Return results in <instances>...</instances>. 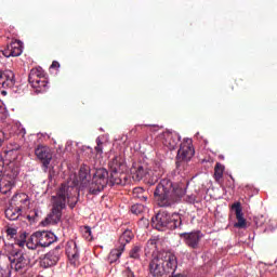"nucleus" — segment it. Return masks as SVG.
Masks as SVG:
<instances>
[{
    "label": "nucleus",
    "mask_w": 277,
    "mask_h": 277,
    "mask_svg": "<svg viewBox=\"0 0 277 277\" xmlns=\"http://www.w3.org/2000/svg\"><path fill=\"white\" fill-rule=\"evenodd\" d=\"M77 182H72L71 184H62L58 188L55 196H52V212L47 216L43 224H57L60 220H62V211L66 209V205L69 206L70 209H75L77 207V202H79V192L75 188Z\"/></svg>",
    "instance_id": "obj_1"
},
{
    "label": "nucleus",
    "mask_w": 277,
    "mask_h": 277,
    "mask_svg": "<svg viewBox=\"0 0 277 277\" xmlns=\"http://www.w3.org/2000/svg\"><path fill=\"white\" fill-rule=\"evenodd\" d=\"M91 169L88 164H82L79 170V181L82 187H87L89 194L97 196L109 184V172L106 169H96L93 179L90 174ZM90 179L92 181L90 182Z\"/></svg>",
    "instance_id": "obj_2"
},
{
    "label": "nucleus",
    "mask_w": 277,
    "mask_h": 277,
    "mask_svg": "<svg viewBox=\"0 0 277 277\" xmlns=\"http://www.w3.org/2000/svg\"><path fill=\"white\" fill-rule=\"evenodd\" d=\"M154 196L159 207H172L185 196V188L174 184L170 179H163L156 186Z\"/></svg>",
    "instance_id": "obj_3"
},
{
    "label": "nucleus",
    "mask_w": 277,
    "mask_h": 277,
    "mask_svg": "<svg viewBox=\"0 0 277 277\" xmlns=\"http://www.w3.org/2000/svg\"><path fill=\"white\" fill-rule=\"evenodd\" d=\"M151 222L157 230H175V228H181L183 219L179 213L158 212Z\"/></svg>",
    "instance_id": "obj_4"
},
{
    "label": "nucleus",
    "mask_w": 277,
    "mask_h": 277,
    "mask_svg": "<svg viewBox=\"0 0 277 277\" xmlns=\"http://www.w3.org/2000/svg\"><path fill=\"white\" fill-rule=\"evenodd\" d=\"M28 81L31 88L38 93L47 92V90H49V80H47L42 67L32 68L29 72Z\"/></svg>",
    "instance_id": "obj_5"
},
{
    "label": "nucleus",
    "mask_w": 277,
    "mask_h": 277,
    "mask_svg": "<svg viewBox=\"0 0 277 277\" xmlns=\"http://www.w3.org/2000/svg\"><path fill=\"white\" fill-rule=\"evenodd\" d=\"M131 239H133V232H131V229H126L119 237V246L116 249H113L109 253L110 261H118V259L122 256V252H124V248L127 243L131 242Z\"/></svg>",
    "instance_id": "obj_6"
},
{
    "label": "nucleus",
    "mask_w": 277,
    "mask_h": 277,
    "mask_svg": "<svg viewBox=\"0 0 277 277\" xmlns=\"http://www.w3.org/2000/svg\"><path fill=\"white\" fill-rule=\"evenodd\" d=\"M180 237L184 240V243H186L188 248L196 250L198 246H200V241L205 235L200 230H194L189 233H182L180 234Z\"/></svg>",
    "instance_id": "obj_7"
},
{
    "label": "nucleus",
    "mask_w": 277,
    "mask_h": 277,
    "mask_svg": "<svg viewBox=\"0 0 277 277\" xmlns=\"http://www.w3.org/2000/svg\"><path fill=\"white\" fill-rule=\"evenodd\" d=\"M160 259L163 261L164 274H174L176 272V267H179L176 255L171 252H164L160 254Z\"/></svg>",
    "instance_id": "obj_8"
},
{
    "label": "nucleus",
    "mask_w": 277,
    "mask_h": 277,
    "mask_svg": "<svg viewBox=\"0 0 277 277\" xmlns=\"http://www.w3.org/2000/svg\"><path fill=\"white\" fill-rule=\"evenodd\" d=\"M35 155L40 161H42L43 170L44 172H47L49 170V164L53 159V154L51 153V148H49L48 146H38L35 150Z\"/></svg>",
    "instance_id": "obj_9"
},
{
    "label": "nucleus",
    "mask_w": 277,
    "mask_h": 277,
    "mask_svg": "<svg viewBox=\"0 0 277 277\" xmlns=\"http://www.w3.org/2000/svg\"><path fill=\"white\" fill-rule=\"evenodd\" d=\"M194 146L192 145V138H186L180 145V149L177 150V158L181 161H189L194 157Z\"/></svg>",
    "instance_id": "obj_10"
},
{
    "label": "nucleus",
    "mask_w": 277,
    "mask_h": 277,
    "mask_svg": "<svg viewBox=\"0 0 277 277\" xmlns=\"http://www.w3.org/2000/svg\"><path fill=\"white\" fill-rule=\"evenodd\" d=\"M9 261L11 263L12 269H15V272L25 269V265H27V260H25V255H23L22 251H15L11 253Z\"/></svg>",
    "instance_id": "obj_11"
},
{
    "label": "nucleus",
    "mask_w": 277,
    "mask_h": 277,
    "mask_svg": "<svg viewBox=\"0 0 277 277\" xmlns=\"http://www.w3.org/2000/svg\"><path fill=\"white\" fill-rule=\"evenodd\" d=\"M23 53V42L15 40L12 41L6 48L2 50L4 57H18Z\"/></svg>",
    "instance_id": "obj_12"
},
{
    "label": "nucleus",
    "mask_w": 277,
    "mask_h": 277,
    "mask_svg": "<svg viewBox=\"0 0 277 277\" xmlns=\"http://www.w3.org/2000/svg\"><path fill=\"white\" fill-rule=\"evenodd\" d=\"M66 254L69 259V263L74 265V267H79V248L77 247V242L74 240L67 242Z\"/></svg>",
    "instance_id": "obj_13"
},
{
    "label": "nucleus",
    "mask_w": 277,
    "mask_h": 277,
    "mask_svg": "<svg viewBox=\"0 0 277 277\" xmlns=\"http://www.w3.org/2000/svg\"><path fill=\"white\" fill-rule=\"evenodd\" d=\"M110 168V172L113 174H122L124 172V169L127 168V162L124 161V156L121 154L115 156L108 163Z\"/></svg>",
    "instance_id": "obj_14"
},
{
    "label": "nucleus",
    "mask_w": 277,
    "mask_h": 277,
    "mask_svg": "<svg viewBox=\"0 0 277 277\" xmlns=\"http://www.w3.org/2000/svg\"><path fill=\"white\" fill-rule=\"evenodd\" d=\"M149 272L154 277H161L166 275V268L163 267V260L161 255L154 258L149 263Z\"/></svg>",
    "instance_id": "obj_15"
},
{
    "label": "nucleus",
    "mask_w": 277,
    "mask_h": 277,
    "mask_svg": "<svg viewBox=\"0 0 277 277\" xmlns=\"http://www.w3.org/2000/svg\"><path fill=\"white\" fill-rule=\"evenodd\" d=\"M60 261V251L52 250L43 255L40 260L41 267L48 268L53 267L54 265H57V262Z\"/></svg>",
    "instance_id": "obj_16"
},
{
    "label": "nucleus",
    "mask_w": 277,
    "mask_h": 277,
    "mask_svg": "<svg viewBox=\"0 0 277 277\" xmlns=\"http://www.w3.org/2000/svg\"><path fill=\"white\" fill-rule=\"evenodd\" d=\"M37 238L39 239L40 248H49L51 243L57 241V237L52 232H36Z\"/></svg>",
    "instance_id": "obj_17"
},
{
    "label": "nucleus",
    "mask_w": 277,
    "mask_h": 277,
    "mask_svg": "<svg viewBox=\"0 0 277 277\" xmlns=\"http://www.w3.org/2000/svg\"><path fill=\"white\" fill-rule=\"evenodd\" d=\"M163 145L169 148V150H175L181 142V135L176 132H167L163 134Z\"/></svg>",
    "instance_id": "obj_18"
},
{
    "label": "nucleus",
    "mask_w": 277,
    "mask_h": 277,
    "mask_svg": "<svg viewBox=\"0 0 277 277\" xmlns=\"http://www.w3.org/2000/svg\"><path fill=\"white\" fill-rule=\"evenodd\" d=\"M15 83L16 79L14 78V71L10 69L0 71V85L3 88H14Z\"/></svg>",
    "instance_id": "obj_19"
},
{
    "label": "nucleus",
    "mask_w": 277,
    "mask_h": 277,
    "mask_svg": "<svg viewBox=\"0 0 277 277\" xmlns=\"http://www.w3.org/2000/svg\"><path fill=\"white\" fill-rule=\"evenodd\" d=\"M232 209L235 210L237 223L234 224L235 228H247L248 223L243 217V210L241 209V203L236 202L232 206Z\"/></svg>",
    "instance_id": "obj_20"
},
{
    "label": "nucleus",
    "mask_w": 277,
    "mask_h": 277,
    "mask_svg": "<svg viewBox=\"0 0 277 277\" xmlns=\"http://www.w3.org/2000/svg\"><path fill=\"white\" fill-rule=\"evenodd\" d=\"M4 215L6 220L14 222L18 220L21 215H23V212L21 211V208H18L17 206H11L4 211Z\"/></svg>",
    "instance_id": "obj_21"
},
{
    "label": "nucleus",
    "mask_w": 277,
    "mask_h": 277,
    "mask_svg": "<svg viewBox=\"0 0 277 277\" xmlns=\"http://www.w3.org/2000/svg\"><path fill=\"white\" fill-rule=\"evenodd\" d=\"M131 172L132 179H134V181H142L146 174H150V171H148V169L144 168L143 166L133 167Z\"/></svg>",
    "instance_id": "obj_22"
},
{
    "label": "nucleus",
    "mask_w": 277,
    "mask_h": 277,
    "mask_svg": "<svg viewBox=\"0 0 277 277\" xmlns=\"http://www.w3.org/2000/svg\"><path fill=\"white\" fill-rule=\"evenodd\" d=\"M16 198H19V206H16L17 209H21L22 213L23 211H27V209H29V205H31L29 196L26 194H19L16 196Z\"/></svg>",
    "instance_id": "obj_23"
},
{
    "label": "nucleus",
    "mask_w": 277,
    "mask_h": 277,
    "mask_svg": "<svg viewBox=\"0 0 277 277\" xmlns=\"http://www.w3.org/2000/svg\"><path fill=\"white\" fill-rule=\"evenodd\" d=\"M28 250H37L40 248V240L38 239V235L34 233L26 242Z\"/></svg>",
    "instance_id": "obj_24"
},
{
    "label": "nucleus",
    "mask_w": 277,
    "mask_h": 277,
    "mask_svg": "<svg viewBox=\"0 0 277 277\" xmlns=\"http://www.w3.org/2000/svg\"><path fill=\"white\" fill-rule=\"evenodd\" d=\"M224 176V167L222 163L217 162L214 168V179L220 181Z\"/></svg>",
    "instance_id": "obj_25"
},
{
    "label": "nucleus",
    "mask_w": 277,
    "mask_h": 277,
    "mask_svg": "<svg viewBox=\"0 0 277 277\" xmlns=\"http://www.w3.org/2000/svg\"><path fill=\"white\" fill-rule=\"evenodd\" d=\"M118 174L119 173L115 174L114 172L110 171V176H108V183H110V185H121L122 184V180L120 179V176Z\"/></svg>",
    "instance_id": "obj_26"
},
{
    "label": "nucleus",
    "mask_w": 277,
    "mask_h": 277,
    "mask_svg": "<svg viewBox=\"0 0 277 277\" xmlns=\"http://www.w3.org/2000/svg\"><path fill=\"white\" fill-rule=\"evenodd\" d=\"M145 210L146 206L141 203H135L131 207V211L134 215H140L141 213H144Z\"/></svg>",
    "instance_id": "obj_27"
},
{
    "label": "nucleus",
    "mask_w": 277,
    "mask_h": 277,
    "mask_svg": "<svg viewBox=\"0 0 277 277\" xmlns=\"http://www.w3.org/2000/svg\"><path fill=\"white\" fill-rule=\"evenodd\" d=\"M3 160H0V179H1V185H4V187H8L9 189L12 188V182H8L5 183V181H3Z\"/></svg>",
    "instance_id": "obj_28"
},
{
    "label": "nucleus",
    "mask_w": 277,
    "mask_h": 277,
    "mask_svg": "<svg viewBox=\"0 0 277 277\" xmlns=\"http://www.w3.org/2000/svg\"><path fill=\"white\" fill-rule=\"evenodd\" d=\"M82 235L84 237V239H88V241H91L92 239V228L84 226L82 228Z\"/></svg>",
    "instance_id": "obj_29"
},
{
    "label": "nucleus",
    "mask_w": 277,
    "mask_h": 277,
    "mask_svg": "<svg viewBox=\"0 0 277 277\" xmlns=\"http://www.w3.org/2000/svg\"><path fill=\"white\" fill-rule=\"evenodd\" d=\"M140 252H142V248L140 246H135L131 251H130V256L131 259H138L140 258Z\"/></svg>",
    "instance_id": "obj_30"
},
{
    "label": "nucleus",
    "mask_w": 277,
    "mask_h": 277,
    "mask_svg": "<svg viewBox=\"0 0 277 277\" xmlns=\"http://www.w3.org/2000/svg\"><path fill=\"white\" fill-rule=\"evenodd\" d=\"M12 274V271L10 269V266L0 267V277H10Z\"/></svg>",
    "instance_id": "obj_31"
},
{
    "label": "nucleus",
    "mask_w": 277,
    "mask_h": 277,
    "mask_svg": "<svg viewBox=\"0 0 277 277\" xmlns=\"http://www.w3.org/2000/svg\"><path fill=\"white\" fill-rule=\"evenodd\" d=\"M5 140H10V133H6L3 130H0V148L1 146H3V142H5Z\"/></svg>",
    "instance_id": "obj_32"
},
{
    "label": "nucleus",
    "mask_w": 277,
    "mask_h": 277,
    "mask_svg": "<svg viewBox=\"0 0 277 277\" xmlns=\"http://www.w3.org/2000/svg\"><path fill=\"white\" fill-rule=\"evenodd\" d=\"M132 194H133V198H138L140 199L141 196H144V188L136 187V188L133 189Z\"/></svg>",
    "instance_id": "obj_33"
},
{
    "label": "nucleus",
    "mask_w": 277,
    "mask_h": 277,
    "mask_svg": "<svg viewBox=\"0 0 277 277\" xmlns=\"http://www.w3.org/2000/svg\"><path fill=\"white\" fill-rule=\"evenodd\" d=\"M96 144H97V146H95L96 153H98V155H103V142H101L100 137L96 138Z\"/></svg>",
    "instance_id": "obj_34"
},
{
    "label": "nucleus",
    "mask_w": 277,
    "mask_h": 277,
    "mask_svg": "<svg viewBox=\"0 0 277 277\" xmlns=\"http://www.w3.org/2000/svg\"><path fill=\"white\" fill-rule=\"evenodd\" d=\"M18 230L14 227H9L6 228V235L8 237H14L15 235H17Z\"/></svg>",
    "instance_id": "obj_35"
},
{
    "label": "nucleus",
    "mask_w": 277,
    "mask_h": 277,
    "mask_svg": "<svg viewBox=\"0 0 277 277\" xmlns=\"http://www.w3.org/2000/svg\"><path fill=\"white\" fill-rule=\"evenodd\" d=\"M147 246H153L154 248L157 246V240L156 239H149L147 242Z\"/></svg>",
    "instance_id": "obj_36"
},
{
    "label": "nucleus",
    "mask_w": 277,
    "mask_h": 277,
    "mask_svg": "<svg viewBox=\"0 0 277 277\" xmlns=\"http://www.w3.org/2000/svg\"><path fill=\"white\" fill-rule=\"evenodd\" d=\"M50 68H60V62L53 61V63H52V65L50 66Z\"/></svg>",
    "instance_id": "obj_37"
},
{
    "label": "nucleus",
    "mask_w": 277,
    "mask_h": 277,
    "mask_svg": "<svg viewBox=\"0 0 277 277\" xmlns=\"http://www.w3.org/2000/svg\"><path fill=\"white\" fill-rule=\"evenodd\" d=\"M138 200H144V202H146L148 200V196L143 194L138 197Z\"/></svg>",
    "instance_id": "obj_38"
},
{
    "label": "nucleus",
    "mask_w": 277,
    "mask_h": 277,
    "mask_svg": "<svg viewBox=\"0 0 277 277\" xmlns=\"http://www.w3.org/2000/svg\"><path fill=\"white\" fill-rule=\"evenodd\" d=\"M17 245L19 246V248H23V246H25V240L17 241Z\"/></svg>",
    "instance_id": "obj_39"
},
{
    "label": "nucleus",
    "mask_w": 277,
    "mask_h": 277,
    "mask_svg": "<svg viewBox=\"0 0 277 277\" xmlns=\"http://www.w3.org/2000/svg\"><path fill=\"white\" fill-rule=\"evenodd\" d=\"M128 277H135V275L133 274V272L128 271Z\"/></svg>",
    "instance_id": "obj_40"
},
{
    "label": "nucleus",
    "mask_w": 277,
    "mask_h": 277,
    "mask_svg": "<svg viewBox=\"0 0 277 277\" xmlns=\"http://www.w3.org/2000/svg\"><path fill=\"white\" fill-rule=\"evenodd\" d=\"M22 133H23V135H25V128H22Z\"/></svg>",
    "instance_id": "obj_41"
},
{
    "label": "nucleus",
    "mask_w": 277,
    "mask_h": 277,
    "mask_svg": "<svg viewBox=\"0 0 277 277\" xmlns=\"http://www.w3.org/2000/svg\"><path fill=\"white\" fill-rule=\"evenodd\" d=\"M160 174L158 173V174H156V176H159Z\"/></svg>",
    "instance_id": "obj_42"
},
{
    "label": "nucleus",
    "mask_w": 277,
    "mask_h": 277,
    "mask_svg": "<svg viewBox=\"0 0 277 277\" xmlns=\"http://www.w3.org/2000/svg\"><path fill=\"white\" fill-rule=\"evenodd\" d=\"M8 153H12V150H9Z\"/></svg>",
    "instance_id": "obj_43"
},
{
    "label": "nucleus",
    "mask_w": 277,
    "mask_h": 277,
    "mask_svg": "<svg viewBox=\"0 0 277 277\" xmlns=\"http://www.w3.org/2000/svg\"><path fill=\"white\" fill-rule=\"evenodd\" d=\"M146 222V224H148V221H145Z\"/></svg>",
    "instance_id": "obj_44"
},
{
    "label": "nucleus",
    "mask_w": 277,
    "mask_h": 277,
    "mask_svg": "<svg viewBox=\"0 0 277 277\" xmlns=\"http://www.w3.org/2000/svg\"><path fill=\"white\" fill-rule=\"evenodd\" d=\"M0 241H1V236H0Z\"/></svg>",
    "instance_id": "obj_45"
}]
</instances>
